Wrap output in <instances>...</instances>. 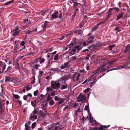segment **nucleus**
Wrapping results in <instances>:
<instances>
[{
	"instance_id": "nucleus-5",
	"label": "nucleus",
	"mask_w": 130,
	"mask_h": 130,
	"mask_svg": "<svg viewBox=\"0 0 130 130\" xmlns=\"http://www.w3.org/2000/svg\"><path fill=\"white\" fill-rule=\"evenodd\" d=\"M20 30L19 29L18 27L17 26L14 29L11 30V32L12 36H15L20 32Z\"/></svg>"
},
{
	"instance_id": "nucleus-16",
	"label": "nucleus",
	"mask_w": 130,
	"mask_h": 130,
	"mask_svg": "<svg viewBox=\"0 0 130 130\" xmlns=\"http://www.w3.org/2000/svg\"><path fill=\"white\" fill-rule=\"evenodd\" d=\"M128 51H130V44H128L126 46L124 50V53H126Z\"/></svg>"
},
{
	"instance_id": "nucleus-60",
	"label": "nucleus",
	"mask_w": 130,
	"mask_h": 130,
	"mask_svg": "<svg viewBox=\"0 0 130 130\" xmlns=\"http://www.w3.org/2000/svg\"><path fill=\"white\" fill-rule=\"evenodd\" d=\"M33 80L32 82L31 83L32 84H34L35 83V76H33Z\"/></svg>"
},
{
	"instance_id": "nucleus-4",
	"label": "nucleus",
	"mask_w": 130,
	"mask_h": 130,
	"mask_svg": "<svg viewBox=\"0 0 130 130\" xmlns=\"http://www.w3.org/2000/svg\"><path fill=\"white\" fill-rule=\"evenodd\" d=\"M60 85V83L56 81L54 82L51 85L52 88L53 89H58Z\"/></svg>"
},
{
	"instance_id": "nucleus-27",
	"label": "nucleus",
	"mask_w": 130,
	"mask_h": 130,
	"mask_svg": "<svg viewBox=\"0 0 130 130\" xmlns=\"http://www.w3.org/2000/svg\"><path fill=\"white\" fill-rule=\"evenodd\" d=\"M39 112L40 115L42 117H44L46 114V112H44L43 111L41 110H40L39 111Z\"/></svg>"
},
{
	"instance_id": "nucleus-7",
	"label": "nucleus",
	"mask_w": 130,
	"mask_h": 130,
	"mask_svg": "<svg viewBox=\"0 0 130 130\" xmlns=\"http://www.w3.org/2000/svg\"><path fill=\"white\" fill-rule=\"evenodd\" d=\"M59 124H51L50 126L48 127V129L47 130H50L52 128H54V129L52 130H57L58 128V126H59Z\"/></svg>"
},
{
	"instance_id": "nucleus-57",
	"label": "nucleus",
	"mask_w": 130,
	"mask_h": 130,
	"mask_svg": "<svg viewBox=\"0 0 130 130\" xmlns=\"http://www.w3.org/2000/svg\"><path fill=\"white\" fill-rule=\"evenodd\" d=\"M46 13V11H44L40 13V14L43 16Z\"/></svg>"
},
{
	"instance_id": "nucleus-38",
	"label": "nucleus",
	"mask_w": 130,
	"mask_h": 130,
	"mask_svg": "<svg viewBox=\"0 0 130 130\" xmlns=\"http://www.w3.org/2000/svg\"><path fill=\"white\" fill-rule=\"evenodd\" d=\"M53 59L55 60L58 61V56L57 54L55 55V56L54 57Z\"/></svg>"
},
{
	"instance_id": "nucleus-37",
	"label": "nucleus",
	"mask_w": 130,
	"mask_h": 130,
	"mask_svg": "<svg viewBox=\"0 0 130 130\" xmlns=\"http://www.w3.org/2000/svg\"><path fill=\"white\" fill-rule=\"evenodd\" d=\"M111 8V9H113V10L115 9L116 10V11L117 12H120V9L119 8H118V7H114L113 8Z\"/></svg>"
},
{
	"instance_id": "nucleus-14",
	"label": "nucleus",
	"mask_w": 130,
	"mask_h": 130,
	"mask_svg": "<svg viewBox=\"0 0 130 130\" xmlns=\"http://www.w3.org/2000/svg\"><path fill=\"white\" fill-rule=\"evenodd\" d=\"M66 99L64 98H60L59 100V101L57 103L58 105H59L62 104L65 100Z\"/></svg>"
},
{
	"instance_id": "nucleus-20",
	"label": "nucleus",
	"mask_w": 130,
	"mask_h": 130,
	"mask_svg": "<svg viewBox=\"0 0 130 130\" xmlns=\"http://www.w3.org/2000/svg\"><path fill=\"white\" fill-rule=\"evenodd\" d=\"M68 85L65 83L63 85L62 87L61 88V89L62 90L67 89L68 87Z\"/></svg>"
},
{
	"instance_id": "nucleus-61",
	"label": "nucleus",
	"mask_w": 130,
	"mask_h": 130,
	"mask_svg": "<svg viewBox=\"0 0 130 130\" xmlns=\"http://www.w3.org/2000/svg\"><path fill=\"white\" fill-rule=\"evenodd\" d=\"M38 59L39 58L36 59L34 61V62L35 63H38L39 61Z\"/></svg>"
},
{
	"instance_id": "nucleus-36",
	"label": "nucleus",
	"mask_w": 130,
	"mask_h": 130,
	"mask_svg": "<svg viewBox=\"0 0 130 130\" xmlns=\"http://www.w3.org/2000/svg\"><path fill=\"white\" fill-rule=\"evenodd\" d=\"M46 90L47 91V93H48L49 91H52V89L50 87H48L46 88Z\"/></svg>"
},
{
	"instance_id": "nucleus-45",
	"label": "nucleus",
	"mask_w": 130,
	"mask_h": 130,
	"mask_svg": "<svg viewBox=\"0 0 130 130\" xmlns=\"http://www.w3.org/2000/svg\"><path fill=\"white\" fill-rule=\"evenodd\" d=\"M38 92V90H36L35 91H34L33 93L34 95L35 96H36L37 95V94Z\"/></svg>"
},
{
	"instance_id": "nucleus-53",
	"label": "nucleus",
	"mask_w": 130,
	"mask_h": 130,
	"mask_svg": "<svg viewBox=\"0 0 130 130\" xmlns=\"http://www.w3.org/2000/svg\"><path fill=\"white\" fill-rule=\"evenodd\" d=\"M55 94V91H52L51 93V96H53Z\"/></svg>"
},
{
	"instance_id": "nucleus-51",
	"label": "nucleus",
	"mask_w": 130,
	"mask_h": 130,
	"mask_svg": "<svg viewBox=\"0 0 130 130\" xmlns=\"http://www.w3.org/2000/svg\"><path fill=\"white\" fill-rule=\"evenodd\" d=\"M70 61H69L67 62H66L64 63V65L65 66H66V68H67L68 66V64L70 63Z\"/></svg>"
},
{
	"instance_id": "nucleus-25",
	"label": "nucleus",
	"mask_w": 130,
	"mask_h": 130,
	"mask_svg": "<svg viewBox=\"0 0 130 130\" xmlns=\"http://www.w3.org/2000/svg\"><path fill=\"white\" fill-rule=\"evenodd\" d=\"M24 23L25 24L26 22H28V24L29 25L30 24V22L29 19H27L23 20Z\"/></svg>"
},
{
	"instance_id": "nucleus-10",
	"label": "nucleus",
	"mask_w": 130,
	"mask_h": 130,
	"mask_svg": "<svg viewBox=\"0 0 130 130\" xmlns=\"http://www.w3.org/2000/svg\"><path fill=\"white\" fill-rule=\"evenodd\" d=\"M110 125L107 126L102 125L100 128L95 127L94 130H105L104 129L110 127Z\"/></svg>"
},
{
	"instance_id": "nucleus-44",
	"label": "nucleus",
	"mask_w": 130,
	"mask_h": 130,
	"mask_svg": "<svg viewBox=\"0 0 130 130\" xmlns=\"http://www.w3.org/2000/svg\"><path fill=\"white\" fill-rule=\"evenodd\" d=\"M25 88H26L27 89V91H29L31 90V87H29V86H27L25 87Z\"/></svg>"
},
{
	"instance_id": "nucleus-48",
	"label": "nucleus",
	"mask_w": 130,
	"mask_h": 130,
	"mask_svg": "<svg viewBox=\"0 0 130 130\" xmlns=\"http://www.w3.org/2000/svg\"><path fill=\"white\" fill-rule=\"evenodd\" d=\"M20 44L22 46H24L25 44V42L24 41H22L20 42Z\"/></svg>"
},
{
	"instance_id": "nucleus-56",
	"label": "nucleus",
	"mask_w": 130,
	"mask_h": 130,
	"mask_svg": "<svg viewBox=\"0 0 130 130\" xmlns=\"http://www.w3.org/2000/svg\"><path fill=\"white\" fill-rule=\"evenodd\" d=\"M76 56H72L71 57V59L72 60H74L76 59Z\"/></svg>"
},
{
	"instance_id": "nucleus-64",
	"label": "nucleus",
	"mask_w": 130,
	"mask_h": 130,
	"mask_svg": "<svg viewBox=\"0 0 130 130\" xmlns=\"http://www.w3.org/2000/svg\"><path fill=\"white\" fill-rule=\"evenodd\" d=\"M80 72H83L84 73H85L86 72L85 70H84V69H82L81 70H80Z\"/></svg>"
},
{
	"instance_id": "nucleus-18",
	"label": "nucleus",
	"mask_w": 130,
	"mask_h": 130,
	"mask_svg": "<svg viewBox=\"0 0 130 130\" xmlns=\"http://www.w3.org/2000/svg\"><path fill=\"white\" fill-rule=\"evenodd\" d=\"M106 73H104V75H102L99 78H98V79L96 81H95V80H96V78H94V82H90V84L91 85L94 86V85L95 84V83H96V82L98 81V80L100 78H101Z\"/></svg>"
},
{
	"instance_id": "nucleus-58",
	"label": "nucleus",
	"mask_w": 130,
	"mask_h": 130,
	"mask_svg": "<svg viewBox=\"0 0 130 130\" xmlns=\"http://www.w3.org/2000/svg\"><path fill=\"white\" fill-rule=\"evenodd\" d=\"M23 99L25 100H26L27 99V95H25L23 96Z\"/></svg>"
},
{
	"instance_id": "nucleus-1",
	"label": "nucleus",
	"mask_w": 130,
	"mask_h": 130,
	"mask_svg": "<svg viewBox=\"0 0 130 130\" xmlns=\"http://www.w3.org/2000/svg\"><path fill=\"white\" fill-rule=\"evenodd\" d=\"M117 60H113L104 63L100 67H98L96 71L92 73L91 75V77L94 76L95 77L99 75V73H101L103 71L108 69L111 64H113Z\"/></svg>"
},
{
	"instance_id": "nucleus-17",
	"label": "nucleus",
	"mask_w": 130,
	"mask_h": 130,
	"mask_svg": "<svg viewBox=\"0 0 130 130\" xmlns=\"http://www.w3.org/2000/svg\"><path fill=\"white\" fill-rule=\"evenodd\" d=\"M39 63L40 64H42L45 61V59L42 58L41 57L39 58Z\"/></svg>"
},
{
	"instance_id": "nucleus-6",
	"label": "nucleus",
	"mask_w": 130,
	"mask_h": 130,
	"mask_svg": "<svg viewBox=\"0 0 130 130\" xmlns=\"http://www.w3.org/2000/svg\"><path fill=\"white\" fill-rule=\"evenodd\" d=\"M6 65L3 62L0 61V67L1 68L0 70H2V73H4L6 69Z\"/></svg>"
},
{
	"instance_id": "nucleus-11",
	"label": "nucleus",
	"mask_w": 130,
	"mask_h": 130,
	"mask_svg": "<svg viewBox=\"0 0 130 130\" xmlns=\"http://www.w3.org/2000/svg\"><path fill=\"white\" fill-rule=\"evenodd\" d=\"M94 36H90L89 38L87 40L88 43L90 44L93 43L94 42Z\"/></svg>"
},
{
	"instance_id": "nucleus-47",
	"label": "nucleus",
	"mask_w": 130,
	"mask_h": 130,
	"mask_svg": "<svg viewBox=\"0 0 130 130\" xmlns=\"http://www.w3.org/2000/svg\"><path fill=\"white\" fill-rule=\"evenodd\" d=\"M43 73L44 72L43 71H41L40 70L39 72V75L41 76L42 74H43Z\"/></svg>"
},
{
	"instance_id": "nucleus-54",
	"label": "nucleus",
	"mask_w": 130,
	"mask_h": 130,
	"mask_svg": "<svg viewBox=\"0 0 130 130\" xmlns=\"http://www.w3.org/2000/svg\"><path fill=\"white\" fill-rule=\"evenodd\" d=\"M78 5V3L76 2H74V4H73V6L74 7H76Z\"/></svg>"
},
{
	"instance_id": "nucleus-8",
	"label": "nucleus",
	"mask_w": 130,
	"mask_h": 130,
	"mask_svg": "<svg viewBox=\"0 0 130 130\" xmlns=\"http://www.w3.org/2000/svg\"><path fill=\"white\" fill-rule=\"evenodd\" d=\"M89 119L90 121V122L94 124L96 126H98L99 124V123L97 122L96 120H93V118L91 117L92 115L91 113H89Z\"/></svg>"
},
{
	"instance_id": "nucleus-28",
	"label": "nucleus",
	"mask_w": 130,
	"mask_h": 130,
	"mask_svg": "<svg viewBox=\"0 0 130 130\" xmlns=\"http://www.w3.org/2000/svg\"><path fill=\"white\" fill-rule=\"evenodd\" d=\"M54 103L55 102L53 100H51L49 103V104L50 106L53 105Z\"/></svg>"
},
{
	"instance_id": "nucleus-21",
	"label": "nucleus",
	"mask_w": 130,
	"mask_h": 130,
	"mask_svg": "<svg viewBox=\"0 0 130 130\" xmlns=\"http://www.w3.org/2000/svg\"><path fill=\"white\" fill-rule=\"evenodd\" d=\"M50 70L51 71H57L58 72H59L60 70V69L58 68H51Z\"/></svg>"
},
{
	"instance_id": "nucleus-39",
	"label": "nucleus",
	"mask_w": 130,
	"mask_h": 130,
	"mask_svg": "<svg viewBox=\"0 0 130 130\" xmlns=\"http://www.w3.org/2000/svg\"><path fill=\"white\" fill-rule=\"evenodd\" d=\"M69 35V34H67L65 36H63L62 37V38H60L59 39L60 40H62L64 38L65 36H66V37H68V36Z\"/></svg>"
},
{
	"instance_id": "nucleus-43",
	"label": "nucleus",
	"mask_w": 130,
	"mask_h": 130,
	"mask_svg": "<svg viewBox=\"0 0 130 130\" xmlns=\"http://www.w3.org/2000/svg\"><path fill=\"white\" fill-rule=\"evenodd\" d=\"M106 20V19H105L104 21H102L101 22H100V23H99L98 24H97V25L99 26L101 24H103V23H104L105 22Z\"/></svg>"
},
{
	"instance_id": "nucleus-41",
	"label": "nucleus",
	"mask_w": 130,
	"mask_h": 130,
	"mask_svg": "<svg viewBox=\"0 0 130 130\" xmlns=\"http://www.w3.org/2000/svg\"><path fill=\"white\" fill-rule=\"evenodd\" d=\"M98 26L97 24L93 28L92 30L94 31L96 30L97 29H98Z\"/></svg>"
},
{
	"instance_id": "nucleus-34",
	"label": "nucleus",
	"mask_w": 130,
	"mask_h": 130,
	"mask_svg": "<svg viewBox=\"0 0 130 130\" xmlns=\"http://www.w3.org/2000/svg\"><path fill=\"white\" fill-rule=\"evenodd\" d=\"M12 69V67L11 66H9L8 67V68L4 72H6L7 71H8L11 69Z\"/></svg>"
},
{
	"instance_id": "nucleus-12",
	"label": "nucleus",
	"mask_w": 130,
	"mask_h": 130,
	"mask_svg": "<svg viewBox=\"0 0 130 130\" xmlns=\"http://www.w3.org/2000/svg\"><path fill=\"white\" fill-rule=\"evenodd\" d=\"M124 14V13L123 12H121V13H119L117 15L116 19V21H118L120 19L122 18Z\"/></svg>"
},
{
	"instance_id": "nucleus-33",
	"label": "nucleus",
	"mask_w": 130,
	"mask_h": 130,
	"mask_svg": "<svg viewBox=\"0 0 130 130\" xmlns=\"http://www.w3.org/2000/svg\"><path fill=\"white\" fill-rule=\"evenodd\" d=\"M13 1H14V0H13L10 1H9L8 2H7L5 3L4 4L5 5H8L12 3Z\"/></svg>"
},
{
	"instance_id": "nucleus-52",
	"label": "nucleus",
	"mask_w": 130,
	"mask_h": 130,
	"mask_svg": "<svg viewBox=\"0 0 130 130\" xmlns=\"http://www.w3.org/2000/svg\"><path fill=\"white\" fill-rule=\"evenodd\" d=\"M60 98H59L57 96H56L54 97V99L55 101H57L59 100Z\"/></svg>"
},
{
	"instance_id": "nucleus-42",
	"label": "nucleus",
	"mask_w": 130,
	"mask_h": 130,
	"mask_svg": "<svg viewBox=\"0 0 130 130\" xmlns=\"http://www.w3.org/2000/svg\"><path fill=\"white\" fill-rule=\"evenodd\" d=\"M36 125V122H34L32 124V128L33 129L35 127Z\"/></svg>"
},
{
	"instance_id": "nucleus-9",
	"label": "nucleus",
	"mask_w": 130,
	"mask_h": 130,
	"mask_svg": "<svg viewBox=\"0 0 130 130\" xmlns=\"http://www.w3.org/2000/svg\"><path fill=\"white\" fill-rule=\"evenodd\" d=\"M59 14V13L58 11H55L53 14L50 15V18L52 17L53 19L58 18Z\"/></svg>"
},
{
	"instance_id": "nucleus-29",
	"label": "nucleus",
	"mask_w": 130,
	"mask_h": 130,
	"mask_svg": "<svg viewBox=\"0 0 130 130\" xmlns=\"http://www.w3.org/2000/svg\"><path fill=\"white\" fill-rule=\"evenodd\" d=\"M120 68H121V67H117V68H113L112 69L110 70H108V71L106 73L109 72V71H111L115 70H116L119 69H120Z\"/></svg>"
},
{
	"instance_id": "nucleus-26",
	"label": "nucleus",
	"mask_w": 130,
	"mask_h": 130,
	"mask_svg": "<svg viewBox=\"0 0 130 130\" xmlns=\"http://www.w3.org/2000/svg\"><path fill=\"white\" fill-rule=\"evenodd\" d=\"M36 100H35L31 102V104L32 106L34 107L35 108V107L36 106Z\"/></svg>"
},
{
	"instance_id": "nucleus-49",
	"label": "nucleus",
	"mask_w": 130,
	"mask_h": 130,
	"mask_svg": "<svg viewBox=\"0 0 130 130\" xmlns=\"http://www.w3.org/2000/svg\"><path fill=\"white\" fill-rule=\"evenodd\" d=\"M39 67V65L36 64L34 68L36 70H37L38 69V68Z\"/></svg>"
},
{
	"instance_id": "nucleus-24",
	"label": "nucleus",
	"mask_w": 130,
	"mask_h": 130,
	"mask_svg": "<svg viewBox=\"0 0 130 130\" xmlns=\"http://www.w3.org/2000/svg\"><path fill=\"white\" fill-rule=\"evenodd\" d=\"M74 32L77 34L78 35H80L82 33V32L81 31V30H74Z\"/></svg>"
},
{
	"instance_id": "nucleus-59",
	"label": "nucleus",
	"mask_w": 130,
	"mask_h": 130,
	"mask_svg": "<svg viewBox=\"0 0 130 130\" xmlns=\"http://www.w3.org/2000/svg\"><path fill=\"white\" fill-rule=\"evenodd\" d=\"M80 112V108H78V109L76 111V113L77 112Z\"/></svg>"
},
{
	"instance_id": "nucleus-19",
	"label": "nucleus",
	"mask_w": 130,
	"mask_h": 130,
	"mask_svg": "<svg viewBox=\"0 0 130 130\" xmlns=\"http://www.w3.org/2000/svg\"><path fill=\"white\" fill-rule=\"evenodd\" d=\"M89 107L88 102H87V105L85 106L84 110L88 111V113H89Z\"/></svg>"
},
{
	"instance_id": "nucleus-40",
	"label": "nucleus",
	"mask_w": 130,
	"mask_h": 130,
	"mask_svg": "<svg viewBox=\"0 0 130 130\" xmlns=\"http://www.w3.org/2000/svg\"><path fill=\"white\" fill-rule=\"evenodd\" d=\"M13 96L16 99H19L20 98V96L17 95L13 94Z\"/></svg>"
},
{
	"instance_id": "nucleus-23",
	"label": "nucleus",
	"mask_w": 130,
	"mask_h": 130,
	"mask_svg": "<svg viewBox=\"0 0 130 130\" xmlns=\"http://www.w3.org/2000/svg\"><path fill=\"white\" fill-rule=\"evenodd\" d=\"M80 74L79 73L77 76L76 78H75V77H74L73 78V80L74 81L76 82V81H78L79 80V78L80 77Z\"/></svg>"
},
{
	"instance_id": "nucleus-35",
	"label": "nucleus",
	"mask_w": 130,
	"mask_h": 130,
	"mask_svg": "<svg viewBox=\"0 0 130 130\" xmlns=\"http://www.w3.org/2000/svg\"><path fill=\"white\" fill-rule=\"evenodd\" d=\"M90 90V89L89 88H88L87 89L85 90L84 91L85 93V94H84L86 95V94L89 92V91Z\"/></svg>"
},
{
	"instance_id": "nucleus-22",
	"label": "nucleus",
	"mask_w": 130,
	"mask_h": 130,
	"mask_svg": "<svg viewBox=\"0 0 130 130\" xmlns=\"http://www.w3.org/2000/svg\"><path fill=\"white\" fill-rule=\"evenodd\" d=\"M49 24L48 21H45L44 22V23L43 24V27L45 28H48L49 26Z\"/></svg>"
},
{
	"instance_id": "nucleus-50",
	"label": "nucleus",
	"mask_w": 130,
	"mask_h": 130,
	"mask_svg": "<svg viewBox=\"0 0 130 130\" xmlns=\"http://www.w3.org/2000/svg\"><path fill=\"white\" fill-rule=\"evenodd\" d=\"M89 44L88 43V42L87 41L86 42H83V45L85 46H86L87 45Z\"/></svg>"
},
{
	"instance_id": "nucleus-2",
	"label": "nucleus",
	"mask_w": 130,
	"mask_h": 130,
	"mask_svg": "<svg viewBox=\"0 0 130 130\" xmlns=\"http://www.w3.org/2000/svg\"><path fill=\"white\" fill-rule=\"evenodd\" d=\"M35 114H38V112L35 109L32 111V113L31 114L29 117V119L31 120H33L34 119L36 120L37 118V116L35 115Z\"/></svg>"
},
{
	"instance_id": "nucleus-63",
	"label": "nucleus",
	"mask_w": 130,
	"mask_h": 130,
	"mask_svg": "<svg viewBox=\"0 0 130 130\" xmlns=\"http://www.w3.org/2000/svg\"><path fill=\"white\" fill-rule=\"evenodd\" d=\"M89 51V50L88 49H85L83 50L82 51V52H84L86 51Z\"/></svg>"
},
{
	"instance_id": "nucleus-13",
	"label": "nucleus",
	"mask_w": 130,
	"mask_h": 130,
	"mask_svg": "<svg viewBox=\"0 0 130 130\" xmlns=\"http://www.w3.org/2000/svg\"><path fill=\"white\" fill-rule=\"evenodd\" d=\"M67 77L65 76H63L60 79L59 81L65 82L66 81L68 80Z\"/></svg>"
},
{
	"instance_id": "nucleus-32",
	"label": "nucleus",
	"mask_w": 130,
	"mask_h": 130,
	"mask_svg": "<svg viewBox=\"0 0 130 130\" xmlns=\"http://www.w3.org/2000/svg\"><path fill=\"white\" fill-rule=\"evenodd\" d=\"M11 78L9 77L6 76L5 77V82H10Z\"/></svg>"
},
{
	"instance_id": "nucleus-3",
	"label": "nucleus",
	"mask_w": 130,
	"mask_h": 130,
	"mask_svg": "<svg viewBox=\"0 0 130 130\" xmlns=\"http://www.w3.org/2000/svg\"><path fill=\"white\" fill-rule=\"evenodd\" d=\"M85 94L80 93L77 98V101L78 102H83L85 101L86 98Z\"/></svg>"
},
{
	"instance_id": "nucleus-30",
	"label": "nucleus",
	"mask_w": 130,
	"mask_h": 130,
	"mask_svg": "<svg viewBox=\"0 0 130 130\" xmlns=\"http://www.w3.org/2000/svg\"><path fill=\"white\" fill-rule=\"evenodd\" d=\"M52 97H51L50 94H49L48 97L46 98V101L47 102L50 101L51 100H52Z\"/></svg>"
},
{
	"instance_id": "nucleus-46",
	"label": "nucleus",
	"mask_w": 130,
	"mask_h": 130,
	"mask_svg": "<svg viewBox=\"0 0 130 130\" xmlns=\"http://www.w3.org/2000/svg\"><path fill=\"white\" fill-rule=\"evenodd\" d=\"M32 32V31L29 30H27L25 31V34L26 35H27L30 34Z\"/></svg>"
},
{
	"instance_id": "nucleus-31",
	"label": "nucleus",
	"mask_w": 130,
	"mask_h": 130,
	"mask_svg": "<svg viewBox=\"0 0 130 130\" xmlns=\"http://www.w3.org/2000/svg\"><path fill=\"white\" fill-rule=\"evenodd\" d=\"M128 64H124L121 66V68L123 69H126L127 68H128V67H127Z\"/></svg>"
},
{
	"instance_id": "nucleus-62",
	"label": "nucleus",
	"mask_w": 130,
	"mask_h": 130,
	"mask_svg": "<svg viewBox=\"0 0 130 130\" xmlns=\"http://www.w3.org/2000/svg\"><path fill=\"white\" fill-rule=\"evenodd\" d=\"M61 69H63L65 68H66V66H65L64 65H62L60 67Z\"/></svg>"
},
{
	"instance_id": "nucleus-15",
	"label": "nucleus",
	"mask_w": 130,
	"mask_h": 130,
	"mask_svg": "<svg viewBox=\"0 0 130 130\" xmlns=\"http://www.w3.org/2000/svg\"><path fill=\"white\" fill-rule=\"evenodd\" d=\"M113 10V9L111 8H110L108 11L107 12V17L109 18L112 15L111 11Z\"/></svg>"
},
{
	"instance_id": "nucleus-55",
	"label": "nucleus",
	"mask_w": 130,
	"mask_h": 130,
	"mask_svg": "<svg viewBox=\"0 0 130 130\" xmlns=\"http://www.w3.org/2000/svg\"><path fill=\"white\" fill-rule=\"evenodd\" d=\"M35 50V48L34 47H32V51L31 53V54H35V52H34V50Z\"/></svg>"
}]
</instances>
